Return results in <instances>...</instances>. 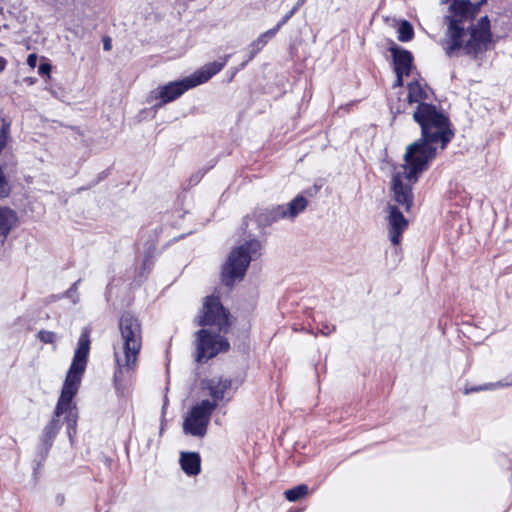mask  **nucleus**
<instances>
[{
  "label": "nucleus",
  "instance_id": "f257e3e1",
  "mask_svg": "<svg viewBox=\"0 0 512 512\" xmlns=\"http://www.w3.org/2000/svg\"><path fill=\"white\" fill-rule=\"evenodd\" d=\"M90 343V329L85 327L82 329L78 339L77 348L67 372L53 417L43 428L39 438V444L36 448V455L33 460V474L35 478L40 473L54 440L61 429V415H64L69 438L72 439L73 435L76 434L78 413L72 400L79 389L82 376L87 366Z\"/></svg>",
  "mask_w": 512,
  "mask_h": 512
},
{
  "label": "nucleus",
  "instance_id": "f03ea898",
  "mask_svg": "<svg viewBox=\"0 0 512 512\" xmlns=\"http://www.w3.org/2000/svg\"><path fill=\"white\" fill-rule=\"evenodd\" d=\"M118 328L119 337L113 344L116 366L113 381L117 393L124 395L137 368L142 348V325L135 315L125 312L119 319Z\"/></svg>",
  "mask_w": 512,
  "mask_h": 512
},
{
  "label": "nucleus",
  "instance_id": "7ed1b4c3",
  "mask_svg": "<svg viewBox=\"0 0 512 512\" xmlns=\"http://www.w3.org/2000/svg\"><path fill=\"white\" fill-rule=\"evenodd\" d=\"M407 89L408 103L417 104L413 120L421 128V137L414 143L437 147L440 145V149L444 150L454 136L449 118L435 105L425 102L429 99L428 92L418 81L408 83Z\"/></svg>",
  "mask_w": 512,
  "mask_h": 512
},
{
  "label": "nucleus",
  "instance_id": "20e7f679",
  "mask_svg": "<svg viewBox=\"0 0 512 512\" xmlns=\"http://www.w3.org/2000/svg\"><path fill=\"white\" fill-rule=\"evenodd\" d=\"M437 146L412 143L407 146L404 155L405 164L401 165L392 176V192L396 203L410 211L414 203L413 185L419 176L429 168L437 155Z\"/></svg>",
  "mask_w": 512,
  "mask_h": 512
},
{
  "label": "nucleus",
  "instance_id": "39448f33",
  "mask_svg": "<svg viewBox=\"0 0 512 512\" xmlns=\"http://www.w3.org/2000/svg\"><path fill=\"white\" fill-rule=\"evenodd\" d=\"M229 58L230 55H226L221 61H214L205 64L188 77L159 86L151 91L150 99L159 100V103L155 104L156 108L178 99L189 89L206 83L214 75L219 73L225 67Z\"/></svg>",
  "mask_w": 512,
  "mask_h": 512
},
{
  "label": "nucleus",
  "instance_id": "423d86ee",
  "mask_svg": "<svg viewBox=\"0 0 512 512\" xmlns=\"http://www.w3.org/2000/svg\"><path fill=\"white\" fill-rule=\"evenodd\" d=\"M448 10L449 14L445 16V22L448 25L445 50L448 56H452L456 50L461 49L464 23L474 18L477 6L469 0H453Z\"/></svg>",
  "mask_w": 512,
  "mask_h": 512
},
{
  "label": "nucleus",
  "instance_id": "0eeeda50",
  "mask_svg": "<svg viewBox=\"0 0 512 512\" xmlns=\"http://www.w3.org/2000/svg\"><path fill=\"white\" fill-rule=\"evenodd\" d=\"M262 243L251 239L231 251L222 268V281L226 286H233L236 280L245 276L246 270L254 257L260 255Z\"/></svg>",
  "mask_w": 512,
  "mask_h": 512
},
{
  "label": "nucleus",
  "instance_id": "6e6552de",
  "mask_svg": "<svg viewBox=\"0 0 512 512\" xmlns=\"http://www.w3.org/2000/svg\"><path fill=\"white\" fill-rule=\"evenodd\" d=\"M217 404L208 399L202 400L192 406L183 422V431L186 435L202 438L206 435L212 413Z\"/></svg>",
  "mask_w": 512,
  "mask_h": 512
},
{
  "label": "nucleus",
  "instance_id": "1a4fd4ad",
  "mask_svg": "<svg viewBox=\"0 0 512 512\" xmlns=\"http://www.w3.org/2000/svg\"><path fill=\"white\" fill-rule=\"evenodd\" d=\"M197 363L207 362L220 352H226L230 348L228 340L218 334H212L207 329H201L195 333Z\"/></svg>",
  "mask_w": 512,
  "mask_h": 512
},
{
  "label": "nucleus",
  "instance_id": "9d476101",
  "mask_svg": "<svg viewBox=\"0 0 512 512\" xmlns=\"http://www.w3.org/2000/svg\"><path fill=\"white\" fill-rule=\"evenodd\" d=\"M199 325L214 326L219 332L226 333L230 327L229 312L223 307L219 297L211 295L205 298Z\"/></svg>",
  "mask_w": 512,
  "mask_h": 512
},
{
  "label": "nucleus",
  "instance_id": "9b49d317",
  "mask_svg": "<svg viewBox=\"0 0 512 512\" xmlns=\"http://www.w3.org/2000/svg\"><path fill=\"white\" fill-rule=\"evenodd\" d=\"M470 37L462 47L465 54L476 57L487 49L491 42L490 20L488 16L481 17L475 25L469 29Z\"/></svg>",
  "mask_w": 512,
  "mask_h": 512
},
{
  "label": "nucleus",
  "instance_id": "f8f14e48",
  "mask_svg": "<svg viewBox=\"0 0 512 512\" xmlns=\"http://www.w3.org/2000/svg\"><path fill=\"white\" fill-rule=\"evenodd\" d=\"M387 224L389 239L394 245H398L401 242L403 232L408 227V220L404 217L403 213L399 210L396 205L389 204L387 206Z\"/></svg>",
  "mask_w": 512,
  "mask_h": 512
},
{
  "label": "nucleus",
  "instance_id": "ddd939ff",
  "mask_svg": "<svg viewBox=\"0 0 512 512\" xmlns=\"http://www.w3.org/2000/svg\"><path fill=\"white\" fill-rule=\"evenodd\" d=\"M231 385L232 381L228 378L209 379L205 384V388L209 391V395L212 398L210 401L218 405V402L223 400L226 392L230 390Z\"/></svg>",
  "mask_w": 512,
  "mask_h": 512
},
{
  "label": "nucleus",
  "instance_id": "4468645a",
  "mask_svg": "<svg viewBox=\"0 0 512 512\" xmlns=\"http://www.w3.org/2000/svg\"><path fill=\"white\" fill-rule=\"evenodd\" d=\"M391 52L393 55L395 73H403L408 76L413 62L411 52L397 47H392Z\"/></svg>",
  "mask_w": 512,
  "mask_h": 512
},
{
  "label": "nucleus",
  "instance_id": "2eb2a0df",
  "mask_svg": "<svg viewBox=\"0 0 512 512\" xmlns=\"http://www.w3.org/2000/svg\"><path fill=\"white\" fill-rule=\"evenodd\" d=\"M256 221L261 226H267L280 219L287 218L284 205H277L270 209H259L255 212Z\"/></svg>",
  "mask_w": 512,
  "mask_h": 512
},
{
  "label": "nucleus",
  "instance_id": "dca6fc26",
  "mask_svg": "<svg viewBox=\"0 0 512 512\" xmlns=\"http://www.w3.org/2000/svg\"><path fill=\"white\" fill-rule=\"evenodd\" d=\"M281 27L282 25H280V23L278 22L275 27L259 35V37L249 45V57L244 63H242V67H244L249 61H251L264 48L268 41L276 35V33L280 30Z\"/></svg>",
  "mask_w": 512,
  "mask_h": 512
},
{
  "label": "nucleus",
  "instance_id": "f3484780",
  "mask_svg": "<svg viewBox=\"0 0 512 512\" xmlns=\"http://www.w3.org/2000/svg\"><path fill=\"white\" fill-rule=\"evenodd\" d=\"M182 470L189 476H195L201 470V458L196 452H182L180 456Z\"/></svg>",
  "mask_w": 512,
  "mask_h": 512
},
{
  "label": "nucleus",
  "instance_id": "a211bd4d",
  "mask_svg": "<svg viewBox=\"0 0 512 512\" xmlns=\"http://www.w3.org/2000/svg\"><path fill=\"white\" fill-rule=\"evenodd\" d=\"M16 222L17 215L14 210L0 207V236L3 238L2 242L6 239Z\"/></svg>",
  "mask_w": 512,
  "mask_h": 512
},
{
  "label": "nucleus",
  "instance_id": "6ab92c4d",
  "mask_svg": "<svg viewBox=\"0 0 512 512\" xmlns=\"http://www.w3.org/2000/svg\"><path fill=\"white\" fill-rule=\"evenodd\" d=\"M308 205V201L305 197L302 195H298L295 197L292 201H290L288 204L284 205V210L286 213L287 218H295L306 209Z\"/></svg>",
  "mask_w": 512,
  "mask_h": 512
},
{
  "label": "nucleus",
  "instance_id": "aec40b11",
  "mask_svg": "<svg viewBox=\"0 0 512 512\" xmlns=\"http://www.w3.org/2000/svg\"><path fill=\"white\" fill-rule=\"evenodd\" d=\"M512 386V380L511 381H498V382H490L483 385H476V386H468L466 385L464 388V394L469 395L471 393H477L481 391L486 390H495L497 388H503Z\"/></svg>",
  "mask_w": 512,
  "mask_h": 512
},
{
  "label": "nucleus",
  "instance_id": "412c9836",
  "mask_svg": "<svg viewBox=\"0 0 512 512\" xmlns=\"http://www.w3.org/2000/svg\"><path fill=\"white\" fill-rule=\"evenodd\" d=\"M308 486L305 484H300L298 486H295L291 489H288L284 492V495L286 499L290 502H296L297 500L301 499L308 493Z\"/></svg>",
  "mask_w": 512,
  "mask_h": 512
},
{
  "label": "nucleus",
  "instance_id": "4be33fe9",
  "mask_svg": "<svg viewBox=\"0 0 512 512\" xmlns=\"http://www.w3.org/2000/svg\"><path fill=\"white\" fill-rule=\"evenodd\" d=\"M413 36L414 30L412 25L408 21L403 20L398 27V40L401 42H408L413 38Z\"/></svg>",
  "mask_w": 512,
  "mask_h": 512
},
{
  "label": "nucleus",
  "instance_id": "5701e85b",
  "mask_svg": "<svg viewBox=\"0 0 512 512\" xmlns=\"http://www.w3.org/2000/svg\"><path fill=\"white\" fill-rule=\"evenodd\" d=\"M38 339L45 344H55L58 337L53 331L40 330L37 334Z\"/></svg>",
  "mask_w": 512,
  "mask_h": 512
},
{
  "label": "nucleus",
  "instance_id": "b1692460",
  "mask_svg": "<svg viewBox=\"0 0 512 512\" xmlns=\"http://www.w3.org/2000/svg\"><path fill=\"white\" fill-rule=\"evenodd\" d=\"M305 2L306 0H297L292 9L288 13H286L279 21L280 25H285Z\"/></svg>",
  "mask_w": 512,
  "mask_h": 512
},
{
  "label": "nucleus",
  "instance_id": "393cba45",
  "mask_svg": "<svg viewBox=\"0 0 512 512\" xmlns=\"http://www.w3.org/2000/svg\"><path fill=\"white\" fill-rule=\"evenodd\" d=\"M10 186L6 177L0 168V198L6 197L9 194Z\"/></svg>",
  "mask_w": 512,
  "mask_h": 512
},
{
  "label": "nucleus",
  "instance_id": "a878e982",
  "mask_svg": "<svg viewBox=\"0 0 512 512\" xmlns=\"http://www.w3.org/2000/svg\"><path fill=\"white\" fill-rule=\"evenodd\" d=\"M80 279L77 280L76 282H74L71 287L65 292V296L72 299V302L73 303H77L78 302V295H77V289H78V284L80 283Z\"/></svg>",
  "mask_w": 512,
  "mask_h": 512
},
{
  "label": "nucleus",
  "instance_id": "bb28decb",
  "mask_svg": "<svg viewBox=\"0 0 512 512\" xmlns=\"http://www.w3.org/2000/svg\"><path fill=\"white\" fill-rule=\"evenodd\" d=\"M51 71V65L48 63H41L38 68V73L40 75H49Z\"/></svg>",
  "mask_w": 512,
  "mask_h": 512
},
{
  "label": "nucleus",
  "instance_id": "cd10ccee",
  "mask_svg": "<svg viewBox=\"0 0 512 512\" xmlns=\"http://www.w3.org/2000/svg\"><path fill=\"white\" fill-rule=\"evenodd\" d=\"M336 329L335 325H323L322 328L320 329V333L322 335H325V336H328L330 335L332 332H334Z\"/></svg>",
  "mask_w": 512,
  "mask_h": 512
},
{
  "label": "nucleus",
  "instance_id": "c85d7f7f",
  "mask_svg": "<svg viewBox=\"0 0 512 512\" xmlns=\"http://www.w3.org/2000/svg\"><path fill=\"white\" fill-rule=\"evenodd\" d=\"M403 76H406V75L403 73H396V80H395V83L393 84L394 88L401 87L403 85Z\"/></svg>",
  "mask_w": 512,
  "mask_h": 512
},
{
  "label": "nucleus",
  "instance_id": "c756f323",
  "mask_svg": "<svg viewBox=\"0 0 512 512\" xmlns=\"http://www.w3.org/2000/svg\"><path fill=\"white\" fill-rule=\"evenodd\" d=\"M36 63H37V56L36 54H29L28 55V58H27V64L34 68L36 66Z\"/></svg>",
  "mask_w": 512,
  "mask_h": 512
},
{
  "label": "nucleus",
  "instance_id": "7c9ffc66",
  "mask_svg": "<svg viewBox=\"0 0 512 512\" xmlns=\"http://www.w3.org/2000/svg\"><path fill=\"white\" fill-rule=\"evenodd\" d=\"M111 48H112L111 39L109 37H106L103 40V49L105 51H109V50H111Z\"/></svg>",
  "mask_w": 512,
  "mask_h": 512
},
{
  "label": "nucleus",
  "instance_id": "2f4dec72",
  "mask_svg": "<svg viewBox=\"0 0 512 512\" xmlns=\"http://www.w3.org/2000/svg\"><path fill=\"white\" fill-rule=\"evenodd\" d=\"M6 66L7 60L4 57L0 56V73H2L5 70Z\"/></svg>",
  "mask_w": 512,
  "mask_h": 512
},
{
  "label": "nucleus",
  "instance_id": "473e14b6",
  "mask_svg": "<svg viewBox=\"0 0 512 512\" xmlns=\"http://www.w3.org/2000/svg\"><path fill=\"white\" fill-rule=\"evenodd\" d=\"M201 178L200 175H196L195 177H192L191 178V181H194V183H197L199 181V179Z\"/></svg>",
  "mask_w": 512,
  "mask_h": 512
},
{
  "label": "nucleus",
  "instance_id": "72a5a7b5",
  "mask_svg": "<svg viewBox=\"0 0 512 512\" xmlns=\"http://www.w3.org/2000/svg\"><path fill=\"white\" fill-rule=\"evenodd\" d=\"M57 501H58L59 503H62V502L64 501V497H63V496H58V497H57Z\"/></svg>",
  "mask_w": 512,
  "mask_h": 512
},
{
  "label": "nucleus",
  "instance_id": "f704fd0d",
  "mask_svg": "<svg viewBox=\"0 0 512 512\" xmlns=\"http://www.w3.org/2000/svg\"><path fill=\"white\" fill-rule=\"evenodd\" d=\"M248 218H249L248 216H247V217H244V224H245V225H247L246 221H247V219H248Z\"/></svg>",
  "mask_w": 512,
  "mask_h": 512
},
{
  "label": "nucleus",
  "instance_id": "c9c22d12",
  "mask_svg": "<svg viewBox=\"0 0 512 512\" xmlns=\"http://www.w3.org/2000/svg\"><path fill=\"white\" fill-rule=\"evenodd\" d=\"M448 1H449V0H441V3H442V4H445V3H447Z\"/></svg>",
  "mask_w": 512,
  "mask_h": 512
}]
</instances>
